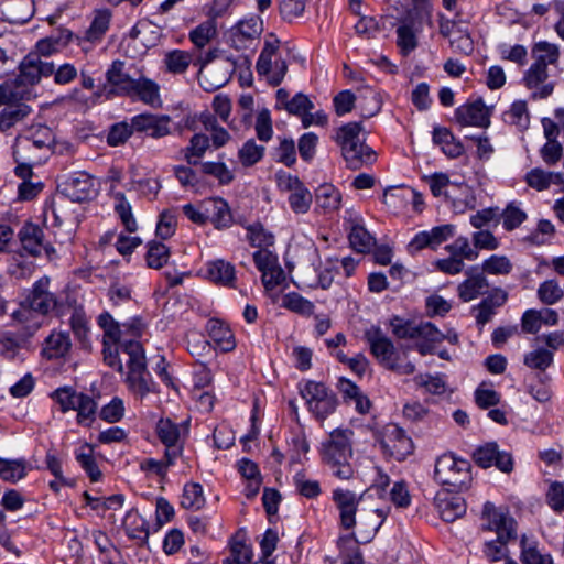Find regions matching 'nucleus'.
I'll return each mask as SVG.
<instances>
[{
  "mask_svg": "<svg viewBox=\"0 0 564 564\" xmlns=\"http://www.w3.org/2000/svg\"><path fill=\"white\" fill-rule=\"evenodd\" d=\"M54 73V64L44 62L35 54L30 53L20 65V75L14 83H6L0 86V105L14 104L25 98L26 85L36 84L42 76H51Z\"/></svg>",
  "mask_w": 564,
  "mask_h": 564,
  "instance_id": "1",
  "label": "nucleus"
},
{
  "mask_svg": "<svg viewBox=\"0 0 564 564\" xmlns=\"http://www.w3.org/2000/svg\"><path fill=\"white\" fill-rule=\"evenodd\" d=\"M365 339L369 344L370 352L386 369L398 375H412L415 371L414 364L401 357L391 339L382 333L380 327L371 326L366 329Z\"/></svg>",
  "mask_w": 564,
  "mask_h": 564,
  "instance_id": "2",
  "label": "nucleus"
},
{
  "mask_svg": "<svg viewBox=\"0 0 564 564\" xmlns=\"http://www.w3.org/2000/svg\"><path fill=\"white\" fill-rule=\"evenodd\" d=\"M121 355L126 357L129 371L124 376L128 388L141 399L154 391V382L147 370L145 355L139 341L129 340L122 346Z\"/></svg>",
  "mask_w": 564,
  "mask_h": 564,
  "instance_id": "3",
  "label": "nucleus"
},
{
  "mask_svg": "<svg viewBox=\"0 0 564 564\" xmlns=\"http://www.w3.org/2000/svg\"><path fill=\"white\" fill-rule=\"evenodd\" d=\"M280 40L270 33L256 63L258 75L264 77L273 87L279 86L288 73V64L280 54Z\"/></svg>",
  "mask_w": 564,
  "mask_h": 564,
  "instance_id": "4",
  "label": "nucleus"
},
{
  "mask_svg": "<svg viewBox=\"0 0 564 564\" xmlns=\"http://www.w3.org/2000/svg\"><path fill=\"white\" fill-rule=\"evenodd\" d=\"M470 463L453 454H444L435 463L434 477L453 491L467 489L471 481Z\"/></svg>",
  "mask_w": 564,
  "mask_h": 564,
  "instance_id": "5",
  "label": "nucleus"
},
{
  "mask_svg": "<svg viewBox=\"0 0 564 564\" xmlns=\"http://www.w3.org/2000/svg\"><path fill=\"white\" fill-rule=\"evenodd\" d=\"M480 530L490 531L500 539H517V522L508 508L486 501L480 514Z\"/></svg>",
  "mask_w": 564,
  "mask_h": 564,
  "instance_id": "6",
  "label": "nucleus"
},
{
  "mask_svg": "<svg viewBox=\"0 0 564 564\" xmlns=\"http://www.w3.org/2000/svg\"><path fill=\"white\" fill-rule=\"evenodd\" d=\"M48 285V278H42L36 281L25 300V304L18 314L24 318H28L26 315L31 312H36L42 315L55 312L56 315H62L63 305L58 302L55 294L50 292Z\"/></svg>",
  "mask_w": 564,
  "mask_h": 564,
  "instance_id": "7",
  "label": "nucleus"
},
{
  "mask_svg": "<svg viewBox=\"0 0 564 564\" xmlns=\"http://www.w3.org/2000/svg\"><path fill=\"white\" fill-rule=\"evenodd\" d=\"M423 31L422 21L414 10H409L399 19L395 44L403 56H408L419 46V35Z\"/></svg>",
  "mask_w": 564,
  "mask_h": 564,
  "instance_id": "8",
  "label": "nucleus"
},
{
  "mask_svg": "<svg viewBox=\"0 0 564 564\" xmlns=\"http://www.w3.org/2000/svg\"><path fill=\"white\" fill-rule=\"evenodd\" d=\"M132 128L139 137L161 139L171 133L172 119L167 115L143 112L132 117Z\"/></svg>",
  "mask_w": 564,
  "mask_h": 564,
  "instance_id": "9",
  "label": "nucleus"
},
{
  "mask_svg": "<svg viewBox=\"0 0 564 564\" xmlns=\"http://www.w3.org/2000/svg\"><path fill=\"white\" fill-rule=\"evenodd\" d=\"M380 446L384 454L401 462L413 451V442L397 424H388L381 434Z\"/></svg>",
  "mask_w": 564,
  "mask_h": 564,
  "instance_id": "10",
  "label": "nucleus"
},
{
  "mask_svg": "<svg viewBox=\"0 0 564 564\" xmlns=\"http://www.w3.org/2000/svg\"><path fill=\"white\" fill-rule=\"evenodd\" d=\"M351 430H334L329 440L323 444V460L326 464H338L348 460L352 455L350 437Z\"/></svg>",
  "mask_w": 564,
  "mask_h": 564,
  "instance_id": "11",
  "label": "nucleus"
},
{
  "mask_svg": "<svg viewBox=\"0 0 564 564\" xmlns=\"http://www.w3.org/2000/svg\"><path fill=\"white\" fill-rule=\"evenodd\" d=\"M492 108L485 105L481 98L468 100L455 110V119L462 126L488 128Z\"/></svg>",
  "mask_w": 564,
  "mask_h": 564,
  "instance_id": "12",
  "label": "nucleus"
},
{
  "mask_svg": "<svg viewBox=\"0 0 564 564\" xmlns=\"http://www.w3.org/2000/svg\"><path fill=\"white\" fill-rule=\"evenodd\" d=\"M474 462L481 468L496 466L500 471L509 474L513 470V458L510 453L499 451L497 443H486L473 454Z\"/></svg>",
  "mask_w": 564,
  "mask_h": 564,
  "instance_id": "13",
  "label": "nucleus"
},
{
  "mask_svg": "<svg viewBox=\"0 0 564 564\" xmlns=\"http://www.w3.org/2000/svg\"><path fill=\"white\" fill-rule=\"evenodd\" d=\"M61 193L72 202H84L96 195L94 178L84 172L67 176L58 185Z\"/></svg>",
  "mask_w": 564,
  "mask_h": 564,
  "instance_id": "14",
  "label": "nucleus"
},
{
  "mask_svg": "<svg viewBox=\"0 0 564 564\" xmlns=\"http://www.w3.org/2000/svg\"><path fill=\"white\" fill-rule=\"evenodd\" d=\"M18 236L22 248L32 257L44 253L48 259H52L56 253L54 247L44 241L43 229L37 225L24 224Z\"/></svg>",
  "mask_w": 564,
  "mask_h": 564,
  "instance_id": "15",
  "label": "nucleus"
},
{
  "mask_svg": "<svg viewBox=\"0 0 564 564\" xmlns=\"http://www.w3.org/2000/svg\"><path fill=\"white\" fill-rule=\"evenodd\" d=\"M362 497L364 495L358 496L356 492L348 489L336 488L333 490V501L339 511L340 525L343 529L351 530L357 525L356 512Z\"/></svg>",
  "mask_w": 564,
  "mask_h": 564,
  "instance_id": "16",
  "label": "nucleus"
},
{
  "mask_svg": "<svg viewBox=\"0 0 564 564\" xmlns=\"http://www.w3.org/2000/svg\"><path fill=\"white\" fill-rule=\"evenodd\" d=\"M108 520H111L117 529L122 528L131 539L145 541L149 536L145 520L132 507L119 514L111 513L108 516Z\"/></svg>",
  "mask_w": 564,
  "mask_h": 564,
  "instance_id": "17",
  "label": "nucleus"
},
{
  "mask_svg": "<svg viewBox=\"0 0 564 564\" xmlns=\"http://www.w3.org/2000/svg\"><path fill=\"white\" fill-rule=\"evenodd\" d=\"M156 436L165 445V457L167 463L174 464L182 454L181 427L170 419H161L156 423Z\"/></svg>",
  "mask_w": 564,
  "mask_h": 564,
  "instance_id": "18",
  "label": "nucleus"
},
{
  "mask_svg": "<svg viewBox=\"0 0 564 564\" xmlns=\"http://www.w3.org/2000/svg\"><path fill=\"white\" fill-rule=\"evenodd\" d=\"M456 227L452 224L433 227L429 231H420L408 245L410 253H415L424 248L436 249L441 243L455 235Z\"/></svg>",
  "mask_w": 564,
  "mask_h": 564,
  "instance_id": "19",
  "label": "nucleus"
},
{
  "mask_svg": "<svg viewBox=\"0 0 564 564\" xmlns=\"http://www.w3.org/2000/svg\"><path fill=\"white\" fill-rule=\"evenodd\" d=\"M139 72L131 73L124 62L115 61L108 69V95L128 96Z\"/></svg>",
  "mask_w": 564,
  "mask_h": 564,
  "instance_id": "20",
  "label": "nucleus"
},
{
  "mask_svg": "<svg viewBox=\"0 0 564 564\" xmlns=\"http://www.w3.org/2000/svg\"><path fill=\"white\" fill-rule=\"evenodd\" d=\"M452 491L451 489L440 491L434 499L437 512L445 522H453L466 512V503L463 497Z\"/></svg>",
  "mask_w": 564,
  "mask_h": 564,
  "instance_id": "21",
  "label": "nucleus"
},
{
  "mask_svg": "<svg viewBox=\"0 0 564 564\" xmlns=\"http://www.w3.org/2000/svg\"><path fill=\"white\" fill-rule=\"evenodd\" d=\"M196 132L191 141H227L229 134L227 130L221 127L217 119L208 111L202 112L198 119L194 122Z\"/></svg>",
  "mask_w": 564,
  "mask_h": 564,
  "instance_id": "22",
  "label": "nucleus"
},
{
  "mask_svg": "<svg viewBox=\"0 0 564 564\" xmlns=\"http://www.w3.org/2000/svg\"><path fill=\"white\" fill-rule=\"evenodd\" d=\"M341 155L350 170H359L377 161V152L368 143H341Z\"/></svg>",
  "mask_w": 564,
  "mask_h": 564,
  "instance_id": "23",
  "label": "nucleus"
},
{
  "mask_svg": "<svg viewBox=\"0 0 564 564\" xmlns=\"http://www.w3.org/2000/svg\"><path fill=\"white\" fill-rule=\"evenodd\" d=\"M132 86L128 97L135 98L152 108H160L162 106L160 85L156 82L138 73Z\"/></svg>",
  "mask_w": 564,
  "mask_h": 564,
  "instance_id": "24",
  "label": "nucleus"
},
{
  "mask_svg": "<svg viewBox=\"0 0 564 564\" xmlns=\"http://www.w3.org/2000/svg\"><path fill=\"white\" fill-rule=\"evenodd\" d=\"M263 32V21L259 15L251 14L239 22L231 30L232 43L237 48L246 47L247 41L260 37Z\"/></svg>",
  "mask_w": 564,
  "mask_h": 564,
  "instance_id": "25",
  "label": "nucleus"
},
{
  "mask_svg": "<svg viewBox=\"0 0 564 564\" xmlns=\"http://www.w3.org/2000/svg\"><path fill=\"white\" fill-rule=\"evenodd\" d=\"M28 147L24 143H15L13 148V156L18 163L14 172L17 176L22 178V182L30 181L33 175V165L46 161V155L41 156L39 152L28 150Z\"/></svg>",
  "mask_w": 564,
  "mask_h": 564,
  "instance_id": "26",
  "label": "nucleus"
},
{
  "mask_svg": "<svg viewBox=\"0 0 564 564\" xmlns=\"http://www.w3.org/2000/svg\"><path fill=\"white\" fill-rule=\"evenodd\" d=\"M549 77L547 67L533 63L524 76L525 86L534 89L532 96L534 99H544L552 95L554 90L553 83H545Z\"/></svg>",
  "mask_w": 564,
  "mask_h": 564,
  "instance_id": "27",
  "label": "nucleus"
},
{
  "mask_svg": "<svg viewBox=\"0 0 564 564\" xmlns=\"http://www.w3.org/2000/svg\"><path fill=\"white\" fill-rule=\"evenodd\" d=\"M508 299V293L502 289H495L488 296L473 307L476 312L475 318L479 326H485L496 314V310L501 307Z\"/></svg>",
  "mask_w": 564,
  "mask_h": 564,
  "instance_id": "28",
  "label": "nucleus"
},
{
  "mask_svg": "<svg viewBox=\"0 0 564 564\" xmlns=\"http://www.w3.org/2000/svg\"><path fill=\"white\" fill-rule=\"evenodd\" d=\"M33 13V0H4L1 3L2 18L9 23H25L32 18Z\"/></svg>",
  "mask_w": 564,
  "mask_h": 564,
  "instance_id": "29",
  "label": "nucleus"
},
{
  "mask_svg": "<svg viewBox=\"0 0 564 564\" xmlns=\"http://www.w3.org/2000/svg\"><path fill=\"white\" fill-rule=\"evenodd\" d=\"M112 199V209L115 216L120 220L127 232L133 234L138 230V221L134 217L131 203L127 199L126 195L120 191L110 192Z\"/></svg>",
  "mask_w": 564,
  "mask_h": 564,
  "instance_id": "30",
  "label": "nucleus"
},
{
  "mask_svg": "<svg viewBox=\"0 0 564 564\" xmlns=\"http://www.w3.org/2000/svg\"><path fill=\"white\" fill-rule=\"evenodd\" d=\"M72 348V341L68 333L53 330L44 340L42 355L44 358L53 360L64 358Z\"/></svg>",
  "mask_w": 564,
  "mask_h": 564,
  "instance_id": "31",
  "label": "nucleus"
},
{
  "mask_svg": "<svg viewBox=\"0 0 564 564\" xmlns=\"http://www.w3.org/2000/svg\"><path fill=\"white\" fill-rule=\"evenodd\" d=\"M206 330L216 347L221 351H231L236 347V341L231 329L223 321L212 318L207 322Z\"/></svg>",
  "mask_w": 564,
  "mask_h": 564,
  "instance_id": "32",
  "label": "nucleus"
},
{
  "mask_svg": "<svg viewBox=\"0 0 564 564\" xmlns=\"http://www.w3.org/2000/svg\"><path fill=\"white\" fill-rule=\"evenodd\" d=\"M231 72L226 66L217 65L209 69H199L197 79L205 91H215L229 82Z\"/></svg>",
  "mask_w": 564,
  "mask_h": 564,
  "instance_id": "33",
  "label": "nucleus"
},
{
  "mask_svg": "<svg viewBox=\"0 0 564 564\" xmlns=\"http://www.w3.org/2000/svg\"><path fill=\"white\" fill-rule=\"evenodd\" d=\"M467 279L457 288L458 296L464 302H470L481 294H485L489 284L484 273L467 272Z\"/></svg>",
  "mask_w": 564,
  "mask_h": 564,
  "instance_id": "34",
  "label": "nucleus"
},
{
  "mask_svg": "<svg viewBox=\"0 0 564 564\" xmlns=\"http://www.w3.org/2000/svg\"><path fill=\"white\" fill-rule=\"evenodd\" d=\"M206 212H208V220H210L217 229L228 228L232 223L228 204L221 198L207 199Z\"/></svg>",
  "mask_w": 564,
  "mask_h": 564,
  "instance_id": "35",
  "label": "nucleus"
},
{
  "mask_svg": "<svg viewBox=\"0 0 564 564\" xmlns=\"http://www.w3.org/2000/svg\"><path fill=\"white\" fill-rule=\"evenodd\" d=\"M72 39V32L68 30H57L55 33L42 39L36 44L37 55L51 56L64 48Z\"/></svg>",
  "mask_w": 564,
  "mask_h": 564,
  "instance_id": "36",
  "label": "nucleus"
},
{
  "mask_svg": "<svg viewBox=\"0 0 564 564\" xmlns=\"http://www.w3.org/2000/svg\"><path fill=\"white\" fill-rule=\"evenodd\" d=\"M502 120L506 124L513 127L518 131H524L529 128L530 116L527 102L516 100L510 108L502 113Z\"/></svg>",
  "mask_w": 564,
  "mask_h": 564,
  "instance_id": "37",
  "label": "nucleus"
},
{
  "mask_svg": "<svg viewBox=\"0 0 564 564\" xmlns=\"http://www.w3.org/2000/svg\"><path fill=\"white\" fill-rule=\"evenodd\" d=\"M207 275L217 284L232 286L236 280V270L230 262L218 259L207 264Z\"/></svg>",
  "mask_w": 564,
  "mask_h": 564,
  "instance_id": "38",
  "label": "nucleus"
},
{
  "mask_svg": "<svg viewBox=\"0 0 564 564\" xmlns=\"http://www.w3.org/2000/svg\"><path fill=\"white\" fill-rule=\"evenodd\" d=\"M315 199L318 207L325 213L339 209L341 205V194L332 184H323L315 192Z\"/></svg>",
  "mask_w": 564,
  "mask_h": 564,
  "instance_id": "39",
  "label": "nucleus"
},
{
  "mask_svg": "<svg viewBox=\"0 0 564 564\" xmlns=\"http://www.w3.org/2000/svg\"><path fill=\"white\" fill-rule=\"evenodd\" d=\"M28 463L24 458L6 459L0 457V479L17 482L25 477Z\"/></svg>",
  "mask_w": 564,
  "mask_h": 564,
  "instance_id": "40",
  "label": "nucleus"
},
{
  "mask_svg": "<svg viewBox=\"0 0 564 564\" xmlns=\"http://www.w3.org/2000/svg\"><path fill=\"white\" fill-rule=\"evenodd\" d=\"M252 560V550L245 542V536L237 533L230 542V556L223 564H249Z\"/></svg>",
  "mask_w": 564,
  "mask_h": 564,
  "instance_id": "41",
  "label": "nucleus"
},
{
  "mask_svg": "<svg viewBox=\"0 0 564 564\" xmlns=\"http://www.w3.org/2000/svg\"><path fill=\"white\" fill-rule=\"evenodd\" d=\"M349 242L354 250L360 253L369 252L376 245L375 237L360 224H352Z\"/></svg>",
  "mask_w": 564,
  "mask_h": 564,
  "instance_id": "42",
  "label": "nucleus"
},
{
  "mask_svg": "<svg viewBox=\"0 0 564 564\" xmlns=\"http://www.w3.org/2000/svg\"><path fill=\"white\" fill-rule=\"evenodd\" d=\"M246 238L251 247L264 249L274 245V235L267 230L261 223L250 224L246 226Z\"/></svg>",
  "mask_w": 564,
  "mask_h": 564,
  "instance_id": "43",
  "label": "nucleus"
},
{
  "mask_svg": "<svg viewBox=\"0 0 564 564\" xmlns=\"http://www.w3.org/2000/svg\"><path fill=\"white\" fill-rule=\"evenodd\" d=\"M6 107L0 112V130L7 131L11 127H13L17 122L23 120L26 118L30 112L31 108L30 106L25 104L18 102L15 105H10Z\"/></svg>",
  "mask_w": 564,
  "mask_h": 564,
  "instance_id": "44",
  "label": "nucleus"
},
{
  "mask_svg": "<svg viewBox=\"0 0 564 564\" xmlns=\"http://www.w3.org/2000/svg\"><path fill=\"white\" fill-rule=\"evenodd\" d=\"M163 63L166 72L183 74L187 70L189 64L193 63V56L182 50H172L165 53Z\"/></svg>",
  "mask_w": 564,
  "mask_h": 564,
  "instance_id": "45",
  "label": "nucleus"
},
{
  "mask_svg": "<svg viewBox=\"0 0 564 564\" xmlns=\"http://www.w3.org/2000/svg\"><path fill=\"white\" fill-rule=\"evenodd\" d=\"M149 29L150 25L147 23H139L131 29L130 37L128 40V47L132 45L134 48V51L131 53L132 57L143 55L150 46L155 44V41L158 40L156 32H153L155 36L150 44L144 43V35Z\"/></svg>",
  "mask_w": 564,
  "mask_h": 564,
  "instance_id": "46",
  "label": "nucleus"
},
{
  "mask_svg": "<svg viewBox=\"0 0 564 564\" xmlns=\"http://www.w3.org/2000/svg\"><path fill=\"white\" fill-rule=\"evenodd\" d=\"M502 219V226L507 231H512L520 227L527 219V214L522 210L518 203L511 202L506 208L499 213V220Z\"/></svg>",
  "mask_w": 564,
  "mask_h": 564,
  "instance_id": "47",
  "label": "nucleus"
},
{
  "mask_svg": "<svg viewBox=\"0 0 564 564\" xmlns=\"http://www.w3.org/2000/svg\"><path fill=\"white\" fill-rule=\"evenodd\" d=\"M541 123L546 141H557L560 135L564 138V108L555 109L554 119L543 118Z\"/></svg>",
  "mask_w": 564,
  "mask_h": 564,
  "instance_id": "48",
  "label": "nucleus"
},
{
  "mask_svg": "<svg viewBox=\"0 0 564 564\" xmlns=\"http://www.w3.org/2000/svg\"><path fill=\"white\" fill-rule=\"evenodd\" d=\"M282 306L303 316H311L315 305L296 292H290L282 299Z\"/></svg>",
  "mask_w": 564,
  "mask_h": 564,
  "instance_id": "49",
  "label": "nucleus"
},
{
  "mask_svg": "<svg viewBox=\"0 0 564 564\" xmlns=\"http://www.w3.org/2000/svg\"><path fill=\"white\" fill-rule=\"evenodd\" d=\"M553 351L545 348H538L524 355L523 364L539 371H545L553 364Z\"/></svg>",
  "mask_w": 564,
  "mask_h": 564,
  "instance_id": "50",
  "label": "nucleus"
},
{
  "mask_svg": "<svg viewBox=\"0 0 564 564\" xmlns=\"http://www.w3.org/2000/svg\"><path fill=\"white\" fill-rule=\"evenodd\" d=\"M76 459L88 474L93 481L101 478V471L97 467L94 458V448L87 444L79 447L76 452Z\"/></svg>",
  "mask_w": 564,
  "mask_h": 564,
  "instance_id": "51",
  "label": "nucleus"
},
{
  "mask_svg": "<svg viewBox=\"0 0 564 564\" xmlns=\"http://www.w3.org/2000/svg\"><path fill=\"white\" fill-rule=\"evenodd\" d=\"M181 505L185 509H200L205 505L203 487L197 482L186 484L184 486Z\"/></svg>",
  "mask_w": 564,
  "mask_h": 564,
  "instance_id": "52",
  "label": "nucleus"
},
{
  "mask_svg": "<svg viewBox=\"0 0 564 564\" xmlns=\"http://www.w3.org/2000/svg\"><path fill=\"white\" fill-rule=\"evenodd\" d=\"M538 299L545 305H553L564 296V289L551 279L542 282L536 291Z\"/></svg>",
  "mask_w": 564,
  "mask_h": 564,
  "instance_id": "53",
  "label": "nucleus"
},
{
  "mask_svg": "<svg viewBox=\"0 0 564 564\" xmlns=\"http://www.w3.org/2000/svg\"><path fill=\"white\" fill-rule=\"evenodd\" d=\"M170 258L169 248L158 241H150L148 243V252H147V264L152 269H161Z\"/></svg>",
  "mask_w": 564,
  "mask_h": 564,
  "instance_id": "54",
  "label": "nucleus"
},
{
  "mask_svg": "<svg viewBox=\"0 0 564 564\" xmlns=\"http://www.w3.org/2000/svg\"><path fill=\"white\" fill-rule=\"evenodd\" d=\"M445 249L449 254L460 258L463 261H474L478 258L479 253L471 247L467 237L459 236L451 245H447Z\"/></svg>",
  "mask_w": 564,
  "mask_h": 564,
  "instance_id": "55",
  "label": "nucleus"
},
{
  "mask_svg": "<svg viewBox=\"0 0 564 564\" xmlns=\"http://www.w3.org/2000/svg\"><path fill=\"white\" fill-rule=\"evenodd\" d=\"M482 273L492 275H507L512 269L513 264L507 256L492 254L482 263Z\"/></svg>",
  "mask_w": 564,
  "mask_h": 564,
  "instance_id": "56",
  "label": "nucleus"
},
{
  "mask_svg": "<svg viewBox=\"0 0 564 564\" xmlns=\"http://www.w3.org/2000/svg\"><path fill=\"white\" fill-rule=\"evenodd\" d=\"M25 338L22 335L7 332L0 335V356L7 359H13L20 348L22 347Z\"/></svg>",
  "mask_w": 564,
  "mask_h": 564,
  "instance_id": "57",
  "label": "nucleus"
},
{
  "mask_svg": "<svg viewBox=\"0 0 564 564\" xmlns=\"http://www.w3.org/2000/svg\"><path fill=\"white\" fill-rule=\"evenodd\" d=\"M525 181L530 187L536 191H544L549 188L552 183H558L560 175L545 172L541 169H533L527 174Z\"/></svg>",
  "mask_w": 564,
  "mask_h": 564,
  "instance_id": "58",
  "label": "nucleus"
},
{
  "mask_svg": "<svg viewBox=\"0 0 564 564\" xmlns=\"http://www.w3.org/2000/svg\"><path fill=\"white\" fill-rule=\"evenodd\" d=\"M386 514L382 510L376 509L366 516L359 517V527L365 533L366 540H370L381 527Z\"/></svg>",
  "mask_w": 564,
  "mask_h": 564,
  "instance_id": "59",
  "label": "nucleus"
},
{
  "mask_svg": "<svg viewBox=\"0 0 564 564\" xmlns=\"http://www.w3.org/2000/svg\"><path fill=\"white\" fill-rule=\"evenodd\" d=\"M50 395L59 405L62 412L75 410L77 402L80 401L79 393H77L72 387L58 388Z\"/></svg>",
  "mask_w": 564,
  "mask_h": 564,
  "instance_id": "60",
  "label": "nucleus"
},
{
  "mask_svg": "<svg viewBox=\"0 0 564 564\" xmlns=\"http://www.w3.org/2000/svg\"><path fill=\"white\" fill-rule=\"evenodd\" d=\"M291 209L296 214H305L312 204V194L304 184L300 185L289 196Z\"/></svg>",
  "mask_w": 564,
  "mask_h": 564,
  "instance_id": "61",
  "label": "nucleus"
},
{
  "mask_svg": "<svg viewBox=\"0 0 564 564\" xmlns=\"http://www.w3.org/2000/svg\"><path fill=\"white\" fill-rule=\"evenodd\" d=\"M534 62L547 67V65L555 64L558 59V48L554 44L540 42L533 47Z\"/></svg>",
  "mask_w": 564,
  "mask_h": 564,
  "instance_id": "62",
  "label": "nucleus"
},
{
  "mask_svg": "<svg viewBox=\"0 0 564 564\" xmlns=\"http://www.w3.org/2000/svg\"><path fill=\"white\" fill-rule=\"evenodd\" d=\"M332 393L334 392L325 384L314 381L306 382L305 386L301 389V394L306 400L308 408Z\"/></svg>",
  "mask_w": 564,
  "mask_h": 564,
  "instance_id": "63",
  "label": "nucleus"
},
{
  "mask_svg": "<svg viewBox=\"0 0 564 564\" xmlns=\"http://www.w3.org/2000/svg\"><path fill=\"white\" fill-rule=\"evenodd\" d=\"M514 539H500L487 541L484 545L485 556L490 562H498L508 557V543Z\"/></svg>",
  "mask_w": 564,
  "mask_h": 564,
  "instance_id": "64",
  "label": "nucleus"
}]
</instances>
